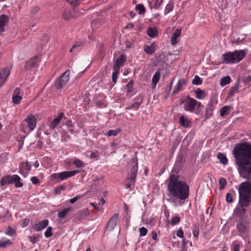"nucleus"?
<instances>
[{
	"instance_id": "obj_1",
	"label": "nucleus",
	"mask_w": 251,
	"mask_h": 251,
	"mask_svg": "<svg viewBox=\"0 0 251 251\" xmlns=\"http://www.w3.org/2000/svg\"><path fill=\"white\" fill-rule=\"evenodd\" d=\"M233 153L240 176L250 179L251 178V144L243 143L235 147Z\"/></svg>"
},
{
	"instance_id": "obj_2",
	"label": "nucleus",
	"mask_w": 251,
	"mask_h": 251,
	"mask_svg": "<svg viewBox=\"0 0 251 251\" xmlns=\"http://www.w3.org/2000/svg\"><path fill=\"white\" fill-rule=\"evenodd\" d=\"M168 190L172 198L168 199L171 202L176 204V200H185L189 196V187L185 182L179 180L178 176L172 175L170 177V181L168 185Z\"/></svg>"
},
{
	"instance_id": "obj_3",
	"label": "nucleus",
	"mask_w": 251,
	"mask_h": 251,
	"mask_svg": "<svg viewBox=\"0 0 251 251\" xmlns=\"http://www.w3.org/2000/svg\"><path fill=\"white\" fill-rule=\"evenodd\" d=\"M238 191L240 206H237L234 209V213L241 218L246 211L244 207L248 206L251 202V184L249 182H242L239 185Z\"/></svg>"
},
{
	"instance_id": "obj_4",
	"label": "nucleus",
	"mask_w": 251,
	"mask_h": 251,
	"mask_svg": "<svg viewBox=\"0 0 251 251\" xmlns=\"http://www.w3.org/2000/svg\"><path fill=\"white\" fill-rule=\"evenodd\" d=\"M184 109L190 113L198 115L201 111L203 105L197 100L187 97L182 102Z\"/></svg>"
},
{
	"instance_id": "obj_5",
	"label": "nucleus",
	"mask_w": 251,
	"mask_h": 251,
	"mask_svg": "<svg viewBox=\"0 0 251 251\" xmlns=\"http://www.w3.org/2000/svg\"><path fill=\"white\" fill-rule=\"evenodd\" d=\"M246 52V50H236L232 52L225 53L223 57L226 63H235L241 61L245 56Z\"/></svg>"
},
{
	"instance_id": "obj_6",
	"label": "nucleus",
	"mask_w": 251,
	"mask_h": 251,
	"mask_svg": "<svg viewBox=\"0 0 251 251\" xmlns=\"http://www.w3.org/2000/svg\"><path fill=\"white\" fill-rule=\"evenodd\" d=\"M20 177L17 175L12 176L7 175L2 177L0 183L2 186L9 184L15 183V185L16 187H21L23 186V184L20 182Z\"/></svg>"
},
{
	"instance_id": "obj_7",
	"label": "nucleus",
	"mask_w": 251,
	"mask_h": 251,
	"mask_svg": "<svg viewBox=\"0 0 251 251\" xmlns=\"http://www.w3.org/2000/svg\"><path fill=\"white\" fill-rule=\"evenodd\" d=\"M138 170V164L137 162H135L132 166V168L129 174V176L127 178V182L126 184V188H131L134 186L135 179L137 175V172Z\"/></svg>"
},
{
	"instance_id": "obj_8",
	"label": "nucleus",
	"mask_w": 251,
	"mask_h": 251,
	"mask_svg": "<svg viewBox=\"0 0 251 251\" xmlns=\"http://www.w3.org/2000/svg\"><path fill=\"white\" fill-rule=\"evenodd\" d=\"M236 228L241 233H246L250 230V222L246 218H241L237 222Z\"/></svg>"
},
{
	"instance_id": "obj_9",
	"label": "nucleus",
	"mask_w": 251,
	"mask_h": 251,
	"mask_svg": "<svg viewBox=\"0 0 251 251\" xmlns=\"http://www.w3.org/2000/svg\"><path fill=\"white\" fill-rule=\"evenodd\" d=\"M70 72L69 70L66 71L56 79L54 86L57 89H61L66 85L69 80Z\"/></svg>"
},
{
	"instance_id": "obj_10",
	"label": "nucleus",
	"mask_w": 251,
	"mask_h": 251,
	"mask_svg": "<svg viewBox=\"0 0 251 251\" xmlns=\"http://www.w3.org/2000/svg\"><path fill=\"white\" fill-rule=\"evenodd\" d=\"M119 215L118 213H116L113 215L107 222L106 230L108 231H111L114 229L119 219Z\"/></svg>"
},
{
	"instance_id": "obj_11",
	"label": "nucleus",
	"mask_w": 251,
	"mask_h": 251,
	"mask_svg": "<svg viewBox=\"0 0 251 251\" xmlns=\"http://www.w3.org/2000/svg\"><path fill=\"white\" fill-rule=\"evenodd\" d=\"M25 121L27 123V127L30 130H33L36 126V118L33 115H29L25 119Z\"/></svg>"
},
{
	"instance_id": "obj_12",
	"label": "nucleus",
	"mask_w": 251,
	"mask_h": 251,
	"mask_svg": "<svg viewBox=\"0 0 251 251\" xmlns=\"http://www.w3.org/2000/svg\"><path fill=\"white\" fill-rule=\"evenodd\" d=\"M79 172L80 171L78 170L62 172L58 174V177L61 180H63L73 176Z\"/></svg>"
},
{
	"instance_id": "obj_13",
	"label": "nucleus",
	"mask_w": 251,
	"mask_h": 251,
	"mask_svg": "<svg viewBox=\"0 0 251 251\" xmlns=\"http://www.w3.org/2000/svg\"><path fill=\"white\" fill-rule=\"evenodd\" d=\"M9 75V70L7 68L2 69L0 71V87L6 82Z\"/></svg>"
},
{
	"instance_id": "obj_14",
	"label": "nucleus",
	"mask_w": 251,
	"mask_h": 251,
	"mask_svg": "<svg viewBox=\"0 0 251 251\" xmlns=\"http://www.w3.org/2000/svg\"><path fill=\"white\" fill-rule=\"evenodd\" d=\"M126 60V56L124 54L121 55L120 57L116 59L115 63L114 65V70L119 69L124 65V62Z\"/></svg>"
},
{
	"instance_id": "obj_15",
	"label": "nucleus",
	"mask_w": 251,
	"mask_h": 251,
	"mask_svg": "<svg viewBox=\"0 0 251 251\" xmlns=\"http://www.w3.org/2000/svg\"><path fill=\"white\" fill-rule=\"evenodd\" d=\"M144 97L142 95H138L135 99V102L130 105V108L137 110L144 101Z\"/></svg>"
},
{
	"instance_id": "obj_16",
	"label": "nucleus",
	"mask_w": 251,
	"mask_h": 251,
	"mask_svg": "<svg viewBox=\"0 0 251 251\" xmlns=\"http://www.w3.org/2000/svg\"><path fill=\"white\" fill-rule=\"evenodd\" d=\"M9 21V18L5 15L0 16V34L5 30V26Z\"/></svg>"
},
{
	"instance_id": "obj_17",
	"label": "nucleus",
	"mask_w": 251,
	"mask_h": 251,
	"mask_svg": "<svg viewBox=\"0 0 251 251\" xmlns=\"http://www.w3.org/2000/svg\"><path fill=\"white\" fill-rule=\"evenodd\" d=\"M38 58L37 56H35L26 62L25 65V69L30 70L38 62Z\"/></svg>"
},
{
	"instance_id": "obj_18",
	"label": "nucleus",
	"mask_w": 251,
	"mask_h": 251,
	"mask_svg": "<svg viewBox=\"0 0 251 251\" xmlns=\"http://www.w3.org/2000/svg\"><path fill=\"white\" fill-rule=\"evenodd\" d=\"M187 84V81L184 78L180 79L177 85L175 87L174 91L173 92V94L174 95L176 93H178V92L182 90V88L183 85H185Z\"/></svg>"
},
{
	"instance_id": "obj_19",
	"label": "nucleus",
	"mask_w": 251,
	"mask_h": 251,
	"mask_svg": "<svg viewBox=\"0 0 251 251\" xmlns=\"http://www.w3.org/2000/svg\"><path fill=\"white\" fill-rule=\"evenodd\" d=\"M49 221L47 219L43 220L42 222L34 225V229L37 231H39L47 226Z\"/></svg>"
},
{
	"instance_id": "obj_20",
	"label": "nucleus",
	"mask_w": 251,
	"mask_h": 251,
	"mask_svg": "<svg viewBox=\"0 0 251 251\" xmlns=\"http://www.w3.org/2000/svg\"><path fill=\"white\" fill-rule=\"evenodd\" d=\"M63 116V113H60L59 115L50 124L49 126L50 129H54L59 123Z\"/></svg>"
},
{
	"instance_id": "obj_21",
	"label": "nucleus",
	"mask_w": 251,
	"mask_h": 251,
	"mask_svg": "<svg viewBox=\"0 0 251 251\" xmlns=\"http://www.w3.org/2000/svg\"><path fill=\"white\" fill-rule=\"evenodd\" d=\"M240 84V80L238 79L236 82V84L232 87L230 89L228 93V97L231 98L234 95L238 92L239 85Z\"/></svg>"
},
{
	"instance_id": "obj_22",
	"label": "nucleus",
	"mask_w": 251,
	"mask_h": 251,
	"mask_svg": "<svg viewBox=\"0 0 251 251\" xmlns=\"http://www.w3.org/2000/svg\"><path fill=\"white\" fill-rule=\"evenodd\" d=\"M214 109V106L212 103H210L207 106L204 116L205 119H208L212 116Z\"/></svg>"
},
{
	"instance_id": "obj_23",
	"label": "nucleus",
	"mask_w": 251,
	"mask_h": 251,
	"mask_svg": "<svg viewBox=\"0 0 251 251\" xmlns=\"http://www.w3.org/2000/svg\"><path fill=\"white\" fill-rule=\"evenodd\" d=\"M181 34V29H176L175 31L174 32L173 36L171 38V43L172 45H175L176 44L177 41L176 39Z\"/></svg>"
},
{
	"instance_id": "obj_24",
	"label": "nucleus",
	"mask_w": 251,
	"mask_h": 251,
	"mask_svg": "<svg viewBox=\"0 0 251 251\" xmlns=\"http://www.w3.org/2000/svg\"><path fill=\"white\" fill-rule=\"evenodd\" d=\"M151 8H157L162 3L163 0H148Z\"/></svg>"
},
{
	"instance_id": "obj_25",
	"label": "nucleus",
	"mask_w": 251,
	"mask_h": 251,
	"mask_svg": "<svg viewBox=\"0 0 251 251\" xmlns=\"http://www.w3.org/2000/svg\"><path fill=\"white\" fill-rule=\"evenodd\" d=\"M89 214V211L88 209L84 208L82 210L79 211L77 212L76 215V218L78 220L83 219L85 216H87Z\"/></svg>"
},
{
	"instance_id": "obj_26",
	"label": "nucleus",
	"mask_w": 251,
	"mask_h": 251,
	"mask_svg": "<svg viewBox=\"0 0 251 251\" xmlns=\"http://www.w3.org/2000/svg\"><path fill=\"white\" fill-rule=\"evenodd\" d=\"M179 123L181 126L184 127H188L190 126V121L184 117L183 115H181L179 118Z\"/></svg>"
},
{
	"instance_id": "obj_27",
	"label": "nucleus",
	"mask_w": 251,
	"mask_h": 251,
	"mask_svg": "<svg viewBox=\"0 0 251 251\" xmlns=\"http://www.w3.org/2000/svg\"><path fill=\"white\" fill-rule=\"evenodd\" d=\"M71 208L68 207L58 212L57 216L60 219H63L71 211Z\"/></svg>"
},
{
	"instance_id": "obj_28",
	"label": "nucleus",
	"mask_w": 251,
	"mask_h": 251,
	"mask_svg": "<svg viewBox=\"0 0 251 251\" xmlns=\"http://www.w3.org/2000/svg\"><path fill=\"white\" fill-rule=\"evenodd\" d=\"M160 76V74L159 71H157L154 74L152 78V84L153 85V87H155L157 83H158Z\"/></svg>"
},
{
	"instance_id": "obj_29",
	"label": "nucleus",
	"mask_w": 251,
	"mask_h": 251,
	"mask_svg": "<svg viewBox=\"0 0 251 251\" xmlns=\"http://www.w3.org/2000/svg\"><path fill=\"white\" fill-rule=\"evenodd\" d=\"M195 93L196 94V97L198 99H203L206 97L205 93L199 88L195 91Z\"/></svg>"
},
{
	"instance_id": "obj_30",
	"label": "nucleus",
	"mask_w": 251,
	"mask_h": 251,
	"mask_svg": "<svg viewBox=\"0 0 251 251\" xmlns=\"http://www.w3.org/2000/svg\"><path fill=\"white\" fill-rule=\"evenodd\" d=\"M217 157L220 160V161L222 164L224 165L227 164L228 160L224 154L222 153H219Z\"/></svg>"
},
{
	"instance_id": "obj_31",
	"label": "nucleus",
	"mask_w": 251,
	"mask_h": 251,
	"mask_svg": "<svg viewBox=\"0 0 251 251\" xmlns=\"http://www.w3.org/2000/svg\"><path fill=\"white\" fill-rule=\"evenodd\" d=\"M144 51L148 54H152L155 51L154 47L153 45L150 46L146 45L144 46Z\"/></svg>"
},
{
	"instance_id": "obj_32",
	"label": "nucleus",
	"mask_w": 251,
	"mask_h": 251,
	"mask_svg": "<svg viewBox=\"0 0 251 251\" xmlns=\"http://www.w3.org/2000/svg\"><path fill=\"white\" fill-rule=\"evenodd\" d=\"M148 35L151 38H154L156 36L157 31L154 28L150 27L147 31Z\"/></svg>"
},
{
	"instance_id": "obj_33",
	"label": "nucleus",
	"mask_w": 251,
	"mask_h": 251,
	"mask_svg": "<svg viewBox=\"0 0 251 251\" xmlns=\"http://www.w3.org/2000/svg\"><path fill=\"white\" fill-rule=\"evenodd\" d=\"M230 81H231V78H230V76H226L222 78L221 79L220 85L222 86H224L226 85L229 83L230 82Z\"/></svg>"
},
{
	"instance_id": "obj_34",
	"label": "nucleus",
	"mask_w": 251,
	"mask_h": 251,
	"mask_svg": "<svg viewBox=\"0 0 251 251\" xmlns=\"http://www.w3.org/2000/svg\"><path fill=\"white\" fill-rule=\"evenodd\" d=\"M230 109V107L229 106H224L220 110L221 116L223 117L226 114H228L229 113Z\"/></svg>"
},
{
	"instance_id": "obj_35",
	"label": "nucleus",
	"mask_w": 251,
	"mask_h": 251,
	"mask_svg": "<svg viewBox=\"0 0 251 251\" xmlns=\"http://www.w3.org/2000/svg\"><path fill=\"white\" fill-rule=\"evenodd\" d=\"M65 125L67 126L68 130L71 132L74 133V125L71 120H68L65 123Z\"/></svg>"
},
{
	"instance_id": "obj_36",
	"label": "nucleus",
	"mask_w": 251,
	"mask_h": 251,
	"mask_svg": "<svg viewBox=\"0 0 251 251\" xmlns=\"http://www.w3.org/2000/svg\"><path fill=\"white\" fill-rule=\"evenodd\" d=\"M120 132L121 130L120 129H116L115 130H109L108 131L107 135L108 136H116Z\"/></svg>"
},
{
	"instance_id": "obj_37",
	"label": "nucleus",
	"mask_w": 251,
	"mask_h": 251,
	"mask_svg": "<svg viewBox=\"0 0 251 251\" xmlns=\"http://www.w3.org/2000/svg\"><path fill=\"white\" fill-rule=\"evenodd\" d=\"M83 44L81 42H76L72 46V47L70 49L69 52L70 53L73 52L74 50L77 49L79 48L80 47L82 46Z\"/></svg>"
},
{
	"instance_id": "obj_38",
	"label": "nucleus",
	"mask_w": 251,
	"mask_h": 251,
	"mask_svg": "<svg viewBox=\"0 0 251 251\" xmlns=\"http://www.w3.org/2000/svg\"><path fill=\"white\" fill-rule=\"evenodd\" d=\"M202 83L201 79L198 75H195L194 79L193 80L192 83L194 85H198L201 84Z\"/></svg>"
},
{
	"instance_id": "obj_39",
	"label": "nucleus",
	"mask_w": 251,
	"mask_h": 251,
	"mask_svg": "<svg viewBox=\"0 0 251 251\" xmlns=\"http://www.w3.org/2000/svg\"><path fill=\"white\" fill-rule=\"evenodd\" d=\"M114 72L112 73V79L113 82L115 83L117 82V79L118 78V75L119 73V70L116 69L114 70Z\"/></svg>"
},
{
	"instance_id": "obj_40",
	"label": "nucleus",
	"mask_w": 251,
	"mask_h": 251,
	"mask_svg": "<svg viewBox=\"0 0 251 251\" xmlns=\"http://www.w3.org/2000/svg\"><path fill=\"white\" fill-rule=\"evenodd\" d=\"M22 99V97L21 96H13L12 102L16 104H18Z\"/></svg>"
},
{
	"instance_id": "obj_41",
	"label": "nucleus",
	"mask_w": 251,
	"mask_h": 251,
	"mask_svg": "<svg viewBox=\"0 0 251 251\" xmlns=\"http://www.w3.org/2000/svg\"><path fill=\"white\" fill-rule=\"evenodd\" d=\"M133 80H130L129 81L128 83L126 84V88L127 89V94H130V93H131L132 92V86L133 85Z\"/></svg>"
},
{
	"instance_id": "obj_42",
	"label": "nucleus",
	"mask_w": 251,
	"mask_h": 251,
	"mask_svg": "<svg viewBox=\"0 0 251 251\" xmlns=\"http://www.w3.org/2000/svg\"><path fill=\"white\" fill-rule=\"evenodd\" d=\"M136 9L139 11V14H143L145 11V8L143 5L138 4L136 6Z\"/></svg>"
},
{
	"instance_id": "obj_43",
	"label": "nucleus",
	"mask_w": 251,
	"mask_h": 251,
	"mask_svg": "<svg viewBox=\"0 0 251 251\" xmlns=\"http://www.w3.org/2000/svg\"><path fill=\"white\" fill-rule=\"evenodd\" d=\"M52 228L51 226L48 227L46 231L45 232V236L46 238L50 237L52 235Z\"/></svg>"
},
{
	"instance_id": "obj_44",
	"label": "nucleus",
	"mask_w": 251,
	"mask_h": 251,
	"mask_svg": "<svg viewBox=\"0 0 251 251\" xmlns=\"http://www.w3.org/2000/svg\"><path fill=\"white\" fill-rule=\"evenodd\" d=\"M21 164V167H23L24 169H25V170H26L27 171H29L31 170V166L28 163V162H21L20 163Z\"/></svg>"
},
{
	"instance_id": "obj_45",
	"label": "nucleus",
	"mask_w": 251,
	"mask_h": 251,
	"mask_svg": "<svg viewBox=\"0 0 251 251\" xmlns=\"http://www.w3.org/2000/svg\"><path fill=\"white\" fill-rule=\"evenodd\" d=\"M12 243L8 239H6L4 241H1L0 242V248H5L7 245H11Z\"/></svg>"
},
{
	"instance_id": "obj_46",
	"label": "nucleus",
	"mask_w": 251,
	"mask_h": 251,
	"mask_svg": "<svg viewBox=\"0 0 251 251\" xmlns=\"http://www.w3.org/2000/svg\"><path fill=\"white\" fill-rule=\"evenodd\" d=\"M15 230L10 226H8L6 234L9 236H12L15 233Z\"/></svg>"
},
{
	"instance_id": "obj_47",
	"label": "nucleus",
	"mask_w": 251,
	"mask_h": 251,
	"mask_svg": "<svg viewBox=\"0 0 251 251\" xmlns=\"http://www.w3.org/2000/svg\"><path fill=\"white\" fill-rule=\"evenodd\" d=\"M72 16V14L69 11H65L63 14V17L65 20L70 19Z\"/></svg>"
},
{
	"instance_id": "obj_48",
	"label": "nucleus",
	"mask_w": 251,
	"mask_h": 251,
	"mask_svg": "<svg viewBox=\"0 0 251 251\" xmlns=\"http://www.w3.org/2000/svg\"><path fill=\"white\" fill-rule=\"evenodd\" d=\"M219 184L220 185V189H223L226 184V181L224 178H220L219 180Z\"/></svg>"
},
{
	"instance_id": "obj_49",
	"label": "nucleus",
	"mask_w": 251,
	"mask_h": 251,
	"mask_svg": "<svg viewBox=\"0 0 251 251\" xmlns=\"http://www.w3.org/2000/svg\"><path fill=\"white\" fill-rule=\"evenodd\" d=\"M74 163L76 165L77 168H81L83 166V163L82 161L79 159H75Z\"/></svg>"
},
{
	"instance_id": "obj_50",
	"label": "nucleus",
	"mask_w": 251,
	"mask_h": 251,
	"mask_svg": "<svg viewBox=\"0 0 251 251\" xmlns=\"http://www.w3.org/2000/svg\"><path fill=\"white\" fill-rule=\"evenodd\" d=\"M66 1L72 5L76 6L79 3L80 0H66Z\"/></svg>"
},
{
	"instance_id": "obj_51",
	"label": "nucleus",
	"mask_w": 251,
	"mask_h": 251,
	"mask_svg": "<svg viewBox=\"0 0 251 251\" xmlns=\"http://www.w3.org/2000/svg\"><path fill=\"white\" fill-rule=\"evenodd\" d=\"M139 232L140 236H144L147 234L148 230L145 227H142L139 229Z\"/></svg>"
},
{
	"instance_id": "obj_52",
	"label": "nucleus",
	"mask_w": 251,
	"mask_h": 251,
	"mask_svg": "<svg viewBox=\"0 0 251 251\" xmlns=\"http://www.w3.org/2000/svg\"><path fill=\"white\" fill-rule=\"evenodd\" d=\"M173 6L171 4H168L165 9V13L166 14L169 13L170 11L173 10Z\"/></svg>"
},
{
	"instance_id": "obj_53",
	"label": "nucleus",
	"mask_w": 251,
	"mask_h": 251,
	"mask_svg": "<svg viewBox=\"0 0 251 251\" xmlns=\"http://www.w3.org/2000/svg\"><path fill=\"white\" fill-rule=\"evenodd\" d=\"M226 201L228 203H232L233 201L232 195L230 193H227L226 197Z\"/></svg>"
},
{
	"instance_id": "obj_54",
	"label": "nucleus",
	"mask_w": 251,
	"mask_h": 251,
	"mask_svg": "<svg viewBox=\"0 0 251 251\" xmlns=\"http://www.w3.org/2000/svg\"><path fill=\"white\" fill-rule=\"evenodd\" d=\"M180 219L178 217H175L171 220V224L173 225H176L179 222Z\"/></svg>"
},
{
	"instance_id": "obj_55",
	"label": "nucleus",
	"mask_w": 251,
	"mask_h": 251,
	"mask_svg": "<svg viewBox=\"0 0 251 251\" xmlns=\"http://www.w3.org/2000/svg\"><path fill=\"white\" fill-rule=\"evenodd\" d=\"M40 10V8L37 7V6H35V7H33L31 10V14L32 15H35Z\"/></svg>"
},
{
	"instance_id": "obj_56",
	"label": "nucleus",
	"mask_w": 251,
	"mask_h": 251,
	"mask_svg": "<svg viewBox=\"0 0 251 251\" xmlns=\"http://www.w3.org/2000/svg\"><path fill=\"white\" fill-rule=\"evenodd\" d=\"M31 181L34 184H38L40 183V181L36 176H33L31 178Z\"/></svg>"
},
{
	"instance_id": "obj_57",
	"label": "nucleus",
	"mask_w": 251,
	"mask_h": 251,
	"mask_svg": "<svg viewBox=\"0 0 251 251\" xmlns=\"http://www.w3.org/2000/svg\"><path fill=\"white\" fill-rule=\"evenodd\" d=\"M193 233L195 237H198L199 234V228L198 227H195L193 230Z\"/></svg>"
},
{
	"instance_id": "obj_58",
	"label": "nucleus",
	"mask_w": 251,
	"mask_h": 251,
	"mask_svg": "<svg viewBox=\"0 0 251 251\" xmlns=\"http://www.w3.org/2000/svg\"><path fill=\"white\" fill-rule=\"evenodd\" d=\"M96 105L98 107H105V104L104 103L103 100H99L97 102Z\"/></svg>"
},
{
	"instance_id": "obj_59",
	"label": "nucleus",
	"mask_w": 251,
	"mask_h": 251,
	"mask_svg": "<svg viewBox=\"0 0 251 251\" xmlns=\"http://www.w3.org/2000/svg\"><path fill=\"white\" fill-rule=\"evenodd\" d=\"M246 37V35L244 34H243L240 37H238L236 39H235V42L236 43H240L242 41H243L244 39Z\"/></svg>"
},
{
	"instance_id": "obj_60",
	"label": "nucleus",
	"mask_w": 251,
	"mask_h": 251,
	"mask_svg": "<svg viewBox=\"0 0 251 251\" xmlns=\"http://www.w3.org/2000/svg\"><path fill=\"white\" fill-rule=\"evenodd\" d=\"M81 197L80 196H77L75 197L74 198L70 200V202L71 203H74L75 201H76L79 199H80Z\"/></svg>"
},
{
	"instance_id": "obj_61",
	"label": "nucleus",
	"mask_w": 251,
	"mask_h": 251,
	"mask_svg": "<svg viewBox=\"0 0 251 251\" xmlns=\"http://www.w3.org/2000/svg\"><path fill=\"white\" fill-rule=\"evenodd\" d=\"M176 235L180 238H182L183 236V232L182 230V229L180 228L179 229L176 233Z\"/></svg>"
},
{
	"instance_id": "obj_62",
	"label": "nucleus",
	"mask_w": 251,
	"mask_h": 251,
	"mask_svg": "<svg viewBox=\"0 0 251 251\" xmlns=\"http://www.w3.org/2000/svg\"><path fill=\"white\" fill-rule=\"evenodd\" d=\"M64 189V186H60L56 188L55 190V192L56 194H58L59 192L61 191V190H63Z\"/></svg>"
},
{
	"instance_id": "obj_63",
	"label": "nucleus",
	"mask_w": 251,
	"mask_h": 251,
	"mask_svg": "<svg viewBox=\"0 0 251 251\" xmlns=\"http://www.w3.org/2000/svg\"><path fill=\"white\" fill-rule=\"evenodd\" d=\"M20 93V89L19 88H16L13 93V96H20L19 94Z\"/></svg>"
},
{
	"instance_id": "obj_64",
	"label": "nucleus",
	"mask_w": 251,
	"mask_h": 251,
	"mask_svg": "<svg viewBox=\"0 0 251 251\" xmlns=\"http://www.w3.org/2000/svg\"><path fill=\"white\" fill-rule=\"evenodd\" d=\"M29 222V219H24L23 221V226H26L28 225V223Z\"/></svg>"
}]
</instances>
